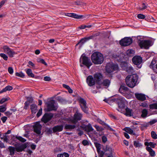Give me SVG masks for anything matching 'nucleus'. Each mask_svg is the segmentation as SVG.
Wrapping results in <instances>:
<instances>
[{"instance_id":"nucleus-40","label":"nucleus","mask_w":157,"mask_h":157,"mask_svg":"<svg viewBox=\"0 0 157 157\" xmlns=\"http://www.w3.org/2000/svg\"><path fill=\"white\" fill-rule=\"evenodd\" d=\"M69 155L67 153L64 152L63 154H59L57 155V157H69Z\"/></svg>"},{"instance_id":"nucleus-16","label":"nucleus","mask_w":157,"mask_h":157,"mask_svg":"<svg viewBox=\"0 0 157 157\" xmlns=\"http://www.w3.org/2000/svg\"><path fill=\"white\" fill-rule=\"evenodd\" d=\"M42 126L39 123H36L33 126V131L36 134L40 135V134Z\"/></svg>"},{"instance_id":"nucleus-54","label":"nucleus","mask_w":157,"mask_h":157,"mask_svg":"<svg viewBox=\"0 0 157 157\" xmlns=\"http://www.w3.org/2000/svg\"><path fill=\"white\" fill-rule=\"evenodd\" d=\"M8 100L9 98H3L0 100V104H2Z\"/></svg>"},{"instance_id":"nucleus-3","label":"nucleus","mask_w":157,"mask_h":157,"mask_svg":"<svg viewBox=\"0 0 157 157\" xmlns=\"http://www.w3.org/2000/svg\"><path fill=\"white\" fill-rule=\"evenodd\" d=\"M45 104L47 106L45 110L48 112L52 110L56 111L58 107L55 101L53 100H51L48 101Z\"/></svg>"},{"instance_id":"nucleus-33","label":"nucleus","mask_w":157,"mask_h":157,"mask_svg":"<svg viewBox=\"0 0 157 157\" xmlns=\"http://www.w3.org/2000/svg\"><path fill=\"white\" fill-rule=\"evenodd\" d=\"M37 106L34 104H32L30 105V109L32 113H35L36 112Z\"/></svg>"},{"instance_id":"nucleus-43","label":"nucleus","mask_w":157,"mask_h":157,"mask_svg":"<svg viewBox=\"0 0 157 157\" xmlns=\"http://www.w3.org/2000/svg\"><path fill=\"white\" fill-rule=\"evenodd\" d=\"M134 52V51L132 49L128 50L127 51L126 53L127 55L129 56H132V54Z\"/></svg>"},{"instance_id":"nucleus-47","label":"nucleus","mask_w":157,"mask_h":157,"mask_svg":"<svg viewBox=\"0 0 157 157\" xmlns=\"http://www.w3.org/2000/svg\"><path fill=\"white\" fill-rule=\"evenodd\" d=\"M0 56L3 58V59L5 60H7L8 59V57L5 54L3 53H1L0 54Z\"/></svg>"},{"instance_id":"nucleus-58","label":"nucleus","mask_w":157,"mask_h":157,"mask_svg":"<svg viewBox=\"0 0 157 157\" xmlns=\"http://www.w3.org/2000/svg\"><path fill=\"white\" fill-rule=\"evenodd\" d=\"M147 7V6L144 3H143L142 4V7H140L139 8V9L140 10H144L146 9V8Z\"/></svg>"},{"instance_id":"nucleus-45","label":"nucleus","mask_w":157,"mask_h":157,"mask_svg":"<svg viewBox=\"0 0 157 157\" xmlns=\"http://www.w3.org/2000/svg\"><path fill=\"white\" fill-rule=\"evenodd\" d=\"M94 144L97 149V151H99V150H101V144L98 143H95Z\"/></svg>"},{"instance_id":"nucleus-56","label":"nucleus","mask_w":157,"mask_h":157,"mask_svg":"<svg viewBox=\"0 0 157 157\" xmlns=\"http://www.w3.org/2000/svg\"><path fill=\"white\" fill-rule=\"evenodd\" d=\"M82 144L84 146L88 145H89L88 141L86 140H83L82 141Z\"/></svg>"},{"instance_id":"nucleus-5","label":"nucleus","mask_w":157,"mask_h":157,"mask_svg":"<svg viewBox=\"0 0 157 157\" xmlns=\"http://www.w3.org/2000/svg\"><path fill=\"white\" fill-rule=\"evenodd\" d=\"M138 43L141 48L148 49L152 45V42L148 40H139Z\"/></svg>"},{"instance_id":"nucleus-7","label":"nucleus","mask_w":157,"mask_h":157,"mask_svg":"<svg viewBox=\"0 0 157 157\" xmlns=\"http://www.w3.org/2000/svg\"><path fill=\"white\" fill-rule=\"evenodd\" d=\"M132 42V39L130 37H125L120 41V44L123 46H126L130 45Z\"/></svg>"},{"instance_id":"nucleus-27","label":"nucleus","mask_w":157,"mask_h":157,"mask_svg":"<svg viewBox=\"0 0 157 157\" xmlns=\"http://www.w3.org/2000/svg\"><path fill=\"white\" fill-rule=\"evenodd\" d=\"M87 40L86 38H84L80 40L76 44V46L78 45H80V47H81L82 45Z\"/></svg>"},{"instance_id":"nucleus-14","label":"nucleus","mask_w":157,"mask_h":157,"mask_svg":"<svg viewBox=\"0 0 157 157\" xmlns=\"http://www.w3.org/2000/svg\"><path fill=\"white\" fill-rule=\"evenodd\" d=\"M82 116L81 113L77 111L74 115V119L72 120L71 121L73 124H76L78 121L81 120Z\"/></svg>"},{"instance_id":"nucleus-42","label":"nucleus","mask_w":157,"mask_h":157,"mask_svg":"<svg viewBox=\"0 0 157 157\" xmlns=\"http://www.w3.org/2000/svg\"><path fill=\"white\" fill-rule=\"evenodd\" d=\"M37 61L38 63H41L46 66L47 65L45 61L43 59L39 58L37 59Z\"/></svg>"},{"instance_id":"nucleus-38","label":"nucleus","mask_w":157,"mask_h":157,"mask_svg":"<svg viewBox=\"0 0 157 157\" xmlns=\"http://www.w3.org/2000/svg\"><path fill=\"white\" fill-rule=\"evenodd\" d=\"M125 71L128 73H132L133 72L134 70L132 66H128Z\"/></svg>"},{"instance_id":"nucleus-22","label":"nucleus","mask_w":157,"mask_h":157,"mask_svg":"<svg viewBox=\"0 0 157 157\" xmlns=\"http://www.w3.org/2000/svg\"><path fill=\"white\" fill-rule=\"evenodd\" d=\"M17 140H18L22 142H24L26 141V139L20 136H14L12 138V141H16Z\"/></svg>"},{"instance_id":"nucleus-13","label":"nucleus","mask_w":157,"mask_h":157,"mask_svg":"<svg viewBox=\"0 0 157 157\" xmlns=\"http://www.w3.org/2000/svg\"><path fill=\"white\" fill-rule=\"evenodd\" d=\"M94 78L95 80L96 83L98 85L100 84L101 82V80L103 78V76L100 73H97L94 75Z\"/></svg>"},{"instance_id":"nucleus-57","label":"nucleus","mask_w":157,"mask_h":157,"mask_svg":"<svg viewBox=\"0 0 157 157\" xmlns=\"http://www.w3.org/2000/svg\"><path fill=\"white\" fill-rule=\"evenodd\" d=\"M137 17L138 18L140 19H144L145 17L144 15L141 14H138L137 15Z\"/></svg>"},{"instance_id":"nucleus-19","label":"nucleus","mask_w":157,"mask_h":157,"mask_svg":"<svg viewBox=\"0 0 157 157\" xmlns=\"http://www.w3.org/2000/svg\"><path fill=\"white\" fill-rule=\"evenodd\" d=\"M129 90L128 88L125 86L124 84L121 85L119 91L122 94H124L126 92L128 91Z\"/></svg>"},{"instance_id":"nucleus-51","label":"nucleus","mask_w":157,"mask_h":157,"mask_svg":"<svg viewBox=\"0 0 157 157\" xmlns=\"http://www.w3.org/2000/svg\"><path fill=\"white\" fill-rule=\"evenodd\" d=\"M140 106L144 107L147 108L148 106V105L146 102H144L141 103L140 105Z\"/></svg>"},{"instance_id":"nucleus-30","label":"nucleus","mask_w":157,"mask_h":157,"mask_svg":"<svg viewBox=\"0 0 157 157\" xmlns=\"http://www.w3.org/2000/svg\"><path fill=\"white\" fill-rule=\"evenodd\" d=\"M144 145L146 146H150L151 147L154 148L155 147L156 145V144L153 142H145L144 143Z\"/></svg>"},{"instance_id":"nucleus-55","label":"nucleus","mask_w":157,"mask_h":157,"mask_svg":"<svg viewBox=\"0 0 157 157\" xmlns=\"http://www.w3.org/2000/svg\"><path fill=\"white\" fill-rule=\"evenodd\" d=\"M126 111L127 115L129 116H131V110L128 108H127L126 109Z\"/></svg>"},{"instance_id":"nucleus-41","label":"nucleus","mask_w":157,"mask_h":157,"mask_svg":"<svg viewBox=\"0 0 157 157\" xmlns=\"http://www.w3.org/2000/svg\"><path fill=\"white\" fill-rule=\"evenodd\" d=\"M150 109H157V103H154L149 105Z\"/></svg>"},{"instance_id":"nucleus-64","label":"nucleus","mask_w":157,"mask_h":157,"mask_svg":"<svg viewBox=\"0 0 157 157\" xmlns=\"http://www.w3.org/2000/svg\"><path fill=\"white\" fill-rule=\"evenodd\" d=\"M8 71L10 74H11L13 73V69L11 67H9L8 68Z\"/></svg>"},{"instance_id":"nucleus-20","label":"nucleus","mask_w":157,"mask_h":157,"mask_svg":"<svg viewBox=\"0 0 157 157\" xmlns=\"http://www.w3.org/2000/svg\"><path fill=\"white\" fill-rule=\"evenodd\" d=\"M98 121L99 123L102 124L103 125H104L105 126V128H106L107 129L109 130L113 131H114V130L111 127L109 126L108 124L105 123L103 121H102L100 119H98Z\"/></svg>"},{"instance_id":"nucleus-62","label":"nucleus","mask_w":157,"mask_h":157,"mask_svg":"<svg viewBox=\"0 0 157 157\" xmlns=\"http://www.w3.org/2000/svg\"><path fill=\"white\" fill-rule=\"evenodd\" d=\"M52 129L51 128H47L46 130V132L48 134H51L52 133Z\"/></svg>"},{"instance_id":"nucleus-48","label":"nucleus","mask_w":157,"mask_h":157,"mask_svg":"<svg viewBox=\"0 0 157 157\" xmlns=\"http://www.w3.org/2000/svg\"><path fill=\"white\" fill-rule=\"evenodd\" d=\"M151 137L154 139H157V135L155 132L152 131L151 132Z\"/></svg>"},{"instance_id":"nucleus-59","label":"nucleus","mask_w":157,"mask_h":157,"mask_svg":"<svg viewBox=\"0 0 157 157\" xmlns=\"http://www.w3.org/2000/svg\"><path fill=\"white\" fill-rule=\"evenodd\" d=\"M107 139L106 136H103L102 137V141L103 143H105L106 142Z\"/></svg>"},{"instance_id":"nucleus-52","label":"nucleus","mask_w":157,"mask_h":157,"mask_svg":"<svg viewBox=\"0 0 157 157\" xmlns=\"http://www.w3.org/2000/svg\"><path fill=\"white\" fill-rule=\"evenodd\" d=\"M27 101L29 104L32 103L33 101V98L32 97H28L27 98Z\"/></svg>"},{"instance_id":"nucleus-10","label":"nucleus","mask_w":157,"mask_h":157,"mask_svg":"<svg viewBox=\"0 0 157 157\" xmlns=\"http://www.w3.org/2000/svg\"><path fill=\"white\" fill-rule=\"evenodd\" d=\"M110 83V81L109 79H105L103 80L102 82H101L100 84L96 86V88L98 90L100 89L103 88L102 86L105 87V88L108 87Z\"/></svg>"},{"instance_id":"nucleus-6","label":"nucleus","mask_w":157,"mask_h":157,"mask_svg":"<svg viewBox=\"0 0 157 157\" xmlns=\"http://www.w3.org/2000/svg\"><path fill=\"white\" fill-rule=\"evenodd\" d=\"M77 100L79 101L80 105L82 111L85 113H87L88 108L86 105V101L81 97H78Z\"/></svg>"},{"instance_id":"nucleus-37","label":"nucleus","mask_w":157,"mask_h":157,"mask_svg":"<svg viewBox=\"0 0 157 157\" xmlns=\"http://www.w3.org/2000/svg\"><path fill=\"white\" fill-rule=\"evenodd\" d=\"M83 17V16L81 15H78L76 14L72 13V17H73L75 18H76V19H81Z\"/></svg>"},{"instance_id":"nucleus-39","label":"nucleus","mask_w":157,"mask_h":157,"mask_svg":"<svg viewBox=\"0 0 157 157\" xmlns=\"http://www.w3.org/2000/svg\"><path fill=\"white\" fill-rule=\"evenodd\" d=\"M94 126L96 128L98 132H101L104 130V128L101 126H99L97 125H95Z\"/></svg>"},{"instance_id":"nucleus-1","label":"nucleus","mask_w":157,"mask_h":157,"mask_svg":"<svg viewBox=\"0 0 157 157\" xmlns=\"http://www.w3.org/2000/svg\"><path fill=\"white\" fill-rule=\"evenodd\" d=\"M138 76L136 74L127 76L125 78L127 85L130 88L134 87L136 85Z\"/></svg>"},{"instance_id":"nucleus-26","label":"nucleus","mask_w":157,"mask_h":157,"mask_svg":"<svg viewBox=\"0 0 157 157\" xmlns=\"http://www.w3.org/2000/svg\"><path fill=\"white\" fill-rule=\"evenodd\" d=\"M85 129L86 131L88 132L91 131L94 132V129L90 124H89L87 125L86 126Z\"/></svg>"},{"instance_id":"nucleus-60","label":"nucleus","mask_w":157,"mask_h":157,"mask_svg":"<svg viewBox=\"0 0 157 157\" xmlns=\"http://www.w3.org/2000/svg\"><path fill=\"white\" fill-rule=\"evenodd\" d=\"M42 113V109H40L36 114L37 117H38L41 115Z\"/></svg>"},{"instance_id":"nucleus-31","label":"nucleus","mask_w":157,"mask_h":157,"mask_svg":"<svg viewBox=\"0 0 157 157\" xmlns=\"http://www.w3.org/2000/svg\"><path fill=\"white\" fill-rule=\"evenodd\" d=\"M117 103L119 107L121 109L123 108L124 107V103L122 100L120 99Z\"/></svg>"},{"instance_id":"nucleus-11","label":"nucleus","mask_w":157,"mask_h":157,"mask_svg":"<svg viewBox=\"0 0 157 157\" xmlns=\"http://www.w3.org/2000/svg\"><path fill=\"white\" fill-rule=\"evenodd\" d=\"M132 61L133 63L138 66V67L140 68L141 66L139 65L142 63V59L141 57L139 56H135L132 59Z\"/></svg>"},{"instance_id":"nucleus-49","label":"nucleus","mask_w":157,"mask_h":157,"mask_svg":"<svg viewBox=\"0 0 157 157\" xmlns=\"http://www.w3.org/2000/svg\"><path fill=\"white\" fill-rule=\"evenodd\" d=\"M97 36V35L96 34H93L92 35L86 37L87 40H88L90 39H94L95 37Z\"/></svg>"},{"instance_id":"nucleus-15","label":"nucleus","mask_w":157,"mask_h":157,"mask_svg":"<svg viewBox=\"0 0 157 157\" xmlns=\"http://www.w3.org/2000/svg\"><path fill=\"white\" fill-rule=\"evenodd\" d=\"M86 82L88 85L90 86L94 85L96 82L94 78L92 75H89L87 77Z\"/></svg>"},{"instance_id":"nucleus-24","label":"nucleus","mask_w":157,"mask_h":157,"mask_svg":"<svg viewBox=\"0 0 157 157\" xmlns=\"http://www.w3.org/2000/svg\"><path fill=\"white\" fill-rule=\"evenodd\" d=\"M123 130L129 133L130 134L133 135H135V133L134 132L133 130L129 127H125L123 129Z\"/></svg>"},{"instance_id":"nucleus-4","label":"nucleus","mask_w":157,"mask_h":157,"mask_svg":"<svg viewBox=\"0 0 157 157\" xmlns=\"http://www.w3.org/2000/svg\"><path fill=\"white\" fill-rule=\"evenodd\" d=\"M118 69V66L117 64L110 63H107L105 68L106 72L109 74L117 70Z\"/></svg>"},{"instance_id":"nucleus-12","label":"nucleus","mask_w":157,"mask_h":157,"mask_svg":"<svg viewBox=\"0 0 157 157\" xmlns=\"http://www.w3.org/2000/svg\"><path fill=\"white\" fill-rule=\"evenodd\" d=\"M53 116V115L52 113H45L41 119V121L44 123H46L51 120Z\"/></svg>"},{"instance_id":"nucleus-61","label":"nucleus","mask_w":157,"mask_h":157,"mask_svg":"<svg viewBox=\"0 0 157 157\" xmlns=\"http://www.w3.org/2000/svg\"><path fill=\"white\" fill-rule=\"evenodd\" d=\"M156 122H157V120L156 119H153L152 120L150 121L149 123H150V124L151 125H152L155 123H156Z\"/></svg>"},{"instance_id":"nucleus-35","label":"nucleus","mask_w":157,"mask_h":157,"mask_svg":"<svg viewBox=\"0 0 157 157\" xmlns=\"http://www.w3.org/2000/svg\"><path fill=\"white\" fill-rule=\"evenodd\" d=\"M8 149L9 150L10 155H12L14 154L15 148L11 146H9L8 147Z\"/></svg>"},{"instance_id":"nucleus-2","label":"nucleus","mask_w":157,"mask_h":157,"mask_svg":"<svg viewBox=\"0 0 157 157\" xmlns=\"http://www.w3.org/2000/svg\"><path fill=\"white\" fill-rule=\"evenodd\" d=\"M91 57L93 62L95 64H101L104 61L103 56L99 52H96L94 53Z\"/></svg>"},{"instance_id":"nucleus-53","label":"nucleus","mask_w":157,"mask_h":157,"mask_svg":"<svg viewBox=\"0 0 157 157\" xmlns=\"http://www.w3.org/2000/svg\"><path fill=\"white\" fill-rule=\"evenodd\" d=\"M29 103L27 101H25V105L24 107V109H27L29 106Z\"/></svg>"},{"instance_id":"nucleus-34","label":"nucleus","mask_w":157,"mask_h":157,"mask_svg":"<svg viewBox=\"0 0 157 157\" xmlns=\"http://www.w3.org/2000/svg\"><path fill=\"white\" fill-rule=\"evenodd\" d=\"M128 66V63L126 62L122 63L121 64V68L122 70H125Z\"/></svg>"},{"instance_id":"nucleus-46","label":"nucleus","mask_w":157,"mask_h":157,"mask_svg":"<svg viewBox=\"0 0 157 157\" xmlns=\"http://www.w3.org/2000/svg\"><path fill=\"white\" fill-rule=\"evenodd\" d=\"M15 75L16 76H18V77H21L22 78H24L25 76L24 74L23 73L21 72L20 73L16 72L15 73Z\"/></svg>"},{"instance_id":"nucleus-9","label":"nucleus","mask_w":157,"mask_h":157,"mask_svg":"<svg viewBox=\"0 0 157 157\" xmlns=\"http://www.w3.org/2000/svg\"><path fill=\"white\" fill-rule=\"evenodd\" d=\"M3 49L4 52L8 54L10 57H13L14 55L16 54L15 52L8 46H4Z\"/></svg>"},{"instance_id":"nucleus-32","label":"nucleus","mask_w":157,"mask_h":157,"mask_svg":"<svg viewBox=\"0 0 157 157\" xmlns=\"http://www.w3.org/2000/svg\"><path fill=\"white\" fill-rule=\"evenodd\" d=\"M26 72L29 76L32 78L34 77V75L32 73V70L30 69H28L26 71Z\"/></svg>"},{"instance_id":"nucleus-21","label":"nucleus","mask_w":157,"mask_h":157,"mask_svg":"<svg viewBox=\"0 0 157 157\" xmlns=\"http://www.w3.org/2000/svg\"><path fill=\"white\" fill-rule=\"evenodd\" d=\"M75 124H66L64 126V128L66 130L71 131L75 128L76 126Z\"/></svg>"},{"instance_id":"nucleus-50","label":"nucleus","mask_w":157,"mask_h":157,"mask_svg":"<svg viewBox=\"0 0 157 157\" xmlns=\"http://www.w3.org/2000/svg\"><path fill=\"white\" fill-rule=\"evenodd\" d=\"M97 152L98 155V157H103L105 154V152L103 151H101V150H100L99 151Z\"/></svg>"},{"instance_id":"nucleus-18","label":"nucleus","mask_w":157,"mask_h":157,"mask_svg":"<svg viewBox=\"0 0 157 157\" xmlns=\"http://www.w3.org/2000/svg\"><path fill=\"white\" fill-rule=\"evenodd\" d=\"M63 125H57L55 126L52 128L53 132L55 133L56 132H60L62 131L63 129Z\"/></svg>"},{"instance_id":"nucleus-44","label":"nucleus","mask_w":157,"mask_h":157,"mask_svg":"<svg viewBox=\"0 0 157 157\" xmlns=\"http://www.w3.org/2000/svg\"><path fill=\"white\" fill-rule=\"evenodd\" d=\"M6 105H3L0 106V112H4L6 110Z\"/></svg>"},{"instance_id":"nucleus-23","label":"nucleus","mask_w":157,"mask_h":157,"mask_svg":"<svg viewBox=\"0 0 157 157\" xmlns=\"http://www.w3.org/2000/svg\"><path fill=\"white\" fill-rule=\"evenodd\" d=\"M146 150L149 152L151 156L154 157L155 155V151L150 147H146Z\"/></svg>"},{"instance_id":"nucleus-63","label":"nucleus","mask_w":157,"mask_h":157,"mask_svg":"<svg viewBox=\"0 0 157 157\" xmlns=\"http://www.w3.org/2000/svg\"><path fill=\"white\" fill-rule=\"evenodd\" d=\"M8 140V136L6 135H4V138L3 141L6 142H7Z\"/></svg>"},{"instance_id":"nucleus-8","label":"nucleus","mask_w":157,"mask_h":157,"mask_svg":"<svg viewBox=\"0 0 157 157\" xmlns=\"http://www.w3.org/2000/svg\"><path fill=\"white\" fill-rule=\"evenodd\" d=\"M82 61V63L86 66L88 68L92 65V63L90 59L85 56H82L80 59V61Z\"/></svg>"},{"instance_id":"nucleus-25","label":"nucleus","mask_w":157,"mask_h":157,"mask_svg":"<svg viewBox=\"0 0 157 157\" xmlns=\"http://www.w3.org/2000/svg\"><path fill=\"white\" fill-rule=\"evenodd\" d=\"M26 147V145L23 144L15 147V150L17 152H20L23 150Z\"/></svg>"},{"instance_id":"nucleus-28","label":"nucleus","mask_w":157,"mask_h":157,"mask_svg":"<svg viewBox=\"0 0 157 157\" xmlns=\"http://www.w3.org/2000/svg\"><path fill=\"white\" fill-rule=\"evenodd\" d=\"M142 114L141 116L143 118H145L147 117L148 114L147 110L146 109H144L142 110Z\"/></svg>"},{"instance_id":"nucleus-36","label":"nucleus","mask_w":157,"mask_h":157,"mask_svg":"<svg viewBox=\"0 0 157 157\" xmlns=\"http://www.w3.org/2000/svg\"><path fill=\"white\" fill-rule=\"evenodd\" d=\"M133 144L136 147H141L142 146V144L137 141H134Z\"/></svg>"},{"instance_id":"nucleus-17","label":"nucleus","mask_w":157,"mask_h":157,"mask_svg":"<svg viewBox=\"0 0 157 157\" xmlns=\"http://www.w3.org/2000/svg\"><path fill=\"white\" fill-rule=\"evenodd\" d=\"M135 97L139 100L143 101L146 99L145 95L141 93H135Z\"/></svg>"},{"instance_id":"nucleus-29","label":"nucleus","mask_w":157,"mask_h":157,"mask_svg":"<svg viewBox=\"0 0 157 157\" xmlns=\"http://www.w3.org/2000/svg\"><path fill=\"white\" fill-rule=\"evenodd\" d=\"M13 89V87L10 85H8L6 86L5 88H3L1 90V92H4L7 91H10Z\"/></svg>"}]
</instances>
